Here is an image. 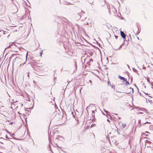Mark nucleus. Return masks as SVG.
Listing matches in <instances>:
<instances>
[{
    "label": "nucleus",
    "mask_w": 153,
    "mask_h": 153,
    "mask_svg": "<svg viewBox=\"0 0 153 153\" xmlns=\"http://www.w3.org/2000/svg\"><path fill=\"white\" fill-rule=\"evenodd\" d=\"M120 34L121 35L122 38L123 39H125L126 38V35L122 31H120Z\"/></svg>",
    "instance_id": "f257e3e1"
},
{
    "label": "nucleus",
    "mask_w": 153,
    "mask_h": 153,
    "mask_svg": "<svg viewBox=\"0 0 153 153\" xmlns=\"http://www.w3.org/2000/svg\"><path fill=\"white\" fill-rule=\"evenodd\" d=\"M118 78L120 79L121 80H124V81L123 82H124L125 81H126V79H125L124 77H122L121 76H118Z\"/></svg>",
    "instance_id": "f03ea898"
},
{
    "label": "nucleus",
    "mask_w": 153,
    "mask_h": 153,
    "mask_svg": "<svg viewBox=\"0 0 153 153\" xmlns=\"http://www.w3.org/2000/svg\"><path fill=\"white\" fill-rule=\"evenodd\" d=\"M126 126V124L123 123L121 127L122 128H124Z\"/></svg>",
    "instance_id": "7ed1b4c3"
},
{
    "label": "nucleus",
    "mask_w": 153,
    "mask_h": 153,
    "mask_svg": "<svg viewBox=\"0 0 153 153\" xmlns=\"http://www.w3.org/2000/svg\"><path fill=\"white\" fill-rule=\"evenodd\" d=\"M125 82H126V85H129V82L127 81L126 80V81H125Z\"/></svg>",
    "instance_id": "20e7f679"
},
{
    "label": "nucleus",
    "mask_w": 153,
    "mask_h": 153,
    "mask_svg": "<svg viewBox=\"0 0 153 153\" xmlns=\"http://www.w3.org/2000/svg\"><path fill=\"white\" fill-rule=\"evenodd\" d=\"M28 52H27V53L26 54V61H27V56H28Z\"/></svg>",
    "instance_id": "39448f33"
},
{
    "label": "nucleus",
    "mask_w": 153,
    "mask_h": 153,
    "mask_svg": "<svg viewBox=\"0 0 153 153\" xmlns=\"http://www.w3.org/2000/svg\"><path fill=\"white\" fill-rule=\"evenodd\" d=\"M147 81L149 83L150 82V80H149V78H148L147 79Z\"/></svg>",
    "instance_id": "423d86ee"
},
{
    "label": "nucleus",
    "mask_w": 153,
    "mask_h": 153,
    "mask_svg": "<svg viewBox=\"0 0 153 153\" xmlns=\"http://www.w3.org/2000/svg\"><path fill=\"white\" fill-rule=\"evenodd\" d=\"M92 115L93 116V115H94V111L93 110H92Z\"/></svg>",
    "instance_id": "0eeeda50"
},
{
    "label": "nucleus",
    "mask_w": 153,
    "mask_h": 153,
    "mask_svg": "<svg viewBox=\"0 0 153 153\" xmlns=\"http://www.w3.org/2000/svg\"><path fill=\"white\" fill-rule=\"evenodd\" d=\"M146 123H149V122H146V123H144L145 124Z\"/></svg>",
    "instance_id": "6e6552de"
},
{
    "label": "nucleus",
    "mask_w": 153,
    "mask_h": 153,
    "mask_svg": "<svg viewBox=\"0 0 153 153\" xmlns=\"http://www.w3.org/2000/svg\"><path fill=\"white\" fill-rule=\"evenodd\" d=\"M89 82L91 83V85H92V82H91V80H89Z\"/></svg>",
    "instance_id": "1a4fd4ad"
},
{
    "label": "nucleus",
    "mask_w": 153,
    "mask_h": 153,
    "mask_svg": "<svg viewBox=\"0 0 153 153\" xmlns=\"http://www.w3.org/2000/svg\"><path fill=\"white\" fill-rule=\"evenodd\" d=\"M104 111H105V112H106L107 114H107L108 113H109V112H108V111H105V110H104Z\"/></svg>",
    "instance_id": "9d476101"
},
{
    "label": "nucleus",
    "mask_w": 153,
    "mask_h": 153,
    "mask_svg": "<svg viewBox=\"0 0 153 153\" xmlns=\"http://www.w3.org/2000/svg\"><path fill=\"white\" fill-rule=\"evenodd\" d=\"M6 138H7V139H8V136H7V135L6 136Z\"/></svg>",
    "instance_id": "9b49d317"
},
{
    "label": "nucleus",
    "mask_w": 153,
    "mask_h": 153,
    "mask_svg": "<svg viewBox=\"0 0 153 153\" xmlns=\"http://www.w3.org/2000/svg\"><path fill=\"white\" fill-rule=\"evenodd\" d=\"M130 89H131L132 90V91L133 92V88H130Z\"/></svg>",
    "instance_id": "f8f14e48"
},
{
    "label": "nucleus",
    "mask_w": 153,
    "mask_h": 153,
    "mask_svg": "<svg viewBox=\"0 0 153 153\" xmlns=\"http://www.w3.org/2000/svg\"><path fill=\"white\" fill-rule=\"evenodd\" d=\"M145 68H146L145 67H143V69H145Z\"/></svg>",
    "instance_id": "ddd939ff"
},
{
    "label": "nucleus",
    "mask_w": 153,
    "mask_h": 153,
    "mask_svg": "<svg viewBox=\"0 0 153 153\" xmlns=\"http://www.w3.org/2000/svg\"><path fill=\"white\" fill-rule=\"evenodd\" d=\"M140 123V120L138 121V123Z\"/></svg>",
    "instance_id": "4468645a"
},
{
    "label": "nucleus",
    "mask_w": 153,
    "mask_h": 153,
    "mask_svg": "<svg viewBox=\"0 0 153 153\" xmlns=\"http://www.w3.org/2000/svg\"><path fill=\"white\" fill-rule=\"evenodd\" d=\"M121 45L120 46V47H119V48H118V49H119L121 48Z\"/></svg>",
    "instance_id": "2eb2a0df"
},
{
    "label": "nucleus",
    "mask_w": 153,
    "mask_h": 153,
    "mask_svg": "<svg viewBox=\"0 0 153 153\" xmlns=\"http://www.w3.org/2000/svg\"><path fill=\"white\" fill-rule=\"evenodd\" d=\"M140 114H143V113L142 112H140L139 113Z\"/></svg>",
    "instance_id": "dca6fc26"
},
{
    "label": "nucleus",
    "mask_w": 153,
    "mask_h": 153,
    "mask_svg": "<svg viewBox=\"0 0 153 153\" xmlns=\"http://www.w3.org/2000/svg\"><path fill=\"white\" fill-rule=\"evenodd\" d=\"M127 66L128 67V68H129V65H127Z\"/></svg>",
    "instance_id": "f3484780"
},
{
    "label": "nucleus",
    "mask_w": 153,
    "mask_h": 153,
    "mask_svg": "<svg viewBox=\"0 0 153 153\" xmlns=\"http://www.w3.org/2000/svg\"><path fill=\"white\" fill-rule=\"evenodd\" d=\"M22 64H20V67H21V66H22Z\"/></svg>",
    "instance_id": "a211bd4d"
},
{
    "label": "nucleus",
    "mask_w": 153,
    "mask_h": 153,
    "mask_svg": "<svg viewBox=\"0 0 153 153\" xmlns=\"http://www.w3.org/2000/svg\"><path fill=\"white\" fill-rule=\"evenodd\" d=\"M27 76H28V77H29V74H28Z\"/></svg>",
    "instance_id": "6ab92c4d"
},
{
    "label": "nucleus",
    "mask_w": 153,
    "mask_h": 153,
    "mask_svg": "<svg viewBox=\"0 0 153 153\" xmlns=\"http://www.w3.org/2000/svg\"><path fill=\"white\" fill-rule=\"evenodd\" d=\"M93 108H95V106H93Z\"/></svg>",
    "instance_id": "aec40b11"
},
{
    "label": "nucleus",
    "mask_w": 153,
    "mask_h": 153,
    "mask_svg": "<svg viewBox=\"0 0 153 153\" xmlns=\"http://www.w3.org/2000/svg\"><path fill=\"white\" fill-rule=\"evenodd\" d=\"M107 120V121H109V120H108V119Z\"/></svg>",
    "instance_id": "412c9836"
},
{
    "label": "nucleus",
    "mask_w": 153,
    "mask_h": 153,
    "mask_svg": "<svg viewBox=\"0 0 153 153\" xmlns=\"http://www.w3.org/2000/svg\"><path fill=\"white\" fill-rule=\"evenodd\" d=\"M25 63V62H24L23 64V65H24Z\"/></svg>",
    "instance_id": "4be33fe9"
},
{
    "label": "nucleus",
    "mask_w": 153,
    "mask_h": 153,
    "mask_svg": "<svg viewBox=\"0 0 153 153\" xmlns=\"http://www.w3.org/2000/svg\"><path fill=\"white\" fill-rule=\"evenodd\" d=\"M42 52H41V53H40V54H41V55H42Z\"/></svg>",
    "instance_id": "5701e85b"
},
{
    "label": "nucleus",
    "mask_w": 153,
    "mask_h": 153,
    "mask_svg": "<svg viewBox=\"0 0 153 153\" xmlns=\"http://www.w3.org/2000/svg\"><path fill=\"white\" fill-rule=\"evenodd\" d=\"M136 70L134 68H133V70Z\"/></svg>",
    "instance_id": "b1692460"
},
{
    "label": "nucleus",
    "mask_w": 153,
    "mask_h": 153,
    "mask_svg": "<svg viewBox=\"0 0 153 153\" xmlns=\"http://www.w3.org/2000/svg\"><path fill=\"white\" fill-rule=\"evenodd\" d=\"M91 61H92V60H93L92 59H91Z\"/></svg>",
    "instance_id": "393cba45"
},
{
    "label": "nucleus",
    "mask_w": 153,
    "mask_h": 153,
    "mask_svg": "<svg viewBox=\"0 0 153 153\" xmlns=\"http://www.w3.org/2000/svg\"><path fill=\"white\" fill-rule=\"evenodd\" d=\"M146 132L147 133H148V132Z\"/></svg>",
    "instance_id": "a878e982"
},
{
    "label": "nucleus",
    "mask_w": 153,
    "mask_h": 153,
    "mask_svg": "<svg viewBox=\"0 0 153 153\" xmlns=\"http://www.w3.org/2000/svg\"><path fill=\"white\" fill-rule=\"evenodd\" d=\"M1 32V30H0V32Z\"/></svg>",
    "instance_id": "bb28decb"
}]
</instances>
